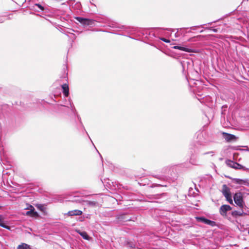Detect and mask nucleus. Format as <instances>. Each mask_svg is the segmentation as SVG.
<instances>
[{
  "label": "nucleus",
  "mask_w": 249,
  "mask_h": 249,
  "mask_svg": "<svg viewBox=\"0 0 249 249\" xmlns=\"http://www.w3.org/2000/svg\"><path fill=\"white\" fill-rule=\"evenodd\" d=\"M196 139L197 144L204 145L208 142V134L206 132H198Z\"/></svg>",
  "instance_id": "1"
},
{
  "label": "nucleus",
  "mask_w": 249,
  "mask_h": 249,
  "mask_svg": "<svg viewBox=\"0 0 249 249\" xmlns=\"http://www.w3.org/2000/svg\"><path fill=\"white\" fill-rule=\"evenodd\" d=\"M221 192L226 198V200L231 204H233V200L230 189L226 184H223L222 187Z\"/></svg>",
  "instance_id": "2"
},
{
  "label": "nucleus",
  "mask_w": 249,
  "mask_h": 249,
  "mask_svg": "<svg viewBox=\"0 0 249 249\" xmlns=\"http://www.w3.org/2000/svg\"><path fill=\"white\" fill-rule=\"evenodd\" d=\"M233 198L234 203L240 208H243L245 206V202L242 193L240 192L236 193L234 194Z\"/></svg>",
  "instance_id": "3"
},
{
  "label": "nucleus",
  "mask_w": 249,
  "mask_h": 249,
  "mask_svg": "<svg viewBox=\"0 0 249 249\" xmlns=\"http://www.w3.org/2000/svg\"><path fill=\"white\" fill-rule=\"evenodd\" d=\"M226 163L229 167H231L232 168L236 169H244L245 168L243 166H242L240 164H239L236 162L232 161L231 160H227L226 161Z\"/></svg>",
  "instance_id": "4"
},
{
  "label": "nucleus",
  "mask_w": 249,
  "mask_h": 249,
  "mask_svg": "<svg viewBox=\"0 0 249 249\" xmlns=\"http://www.w3.org/2000/svg\"><path fill=\"white\" fill-rule=\"evenodd\" d=\"M232 208L229 205H222L219 209V213L223 216H227V212L231 211Z\"/></svg>",
  "instance_id": "5"
},
{
  "label": "nucleus",
  "mask_w": 249,
  "mask_h": 249,
  "mask_svg": "<svg viewBox=\"0 0 249 249\" xmlns=\"http://www.w3.org/2000/svg\"><path fill=\"white\" fill-rule=\"evenodd\" d=\"M124 246L129 249H134L136 247V243L134 240L126 238L124 241Z\"/></svg>",
  "instance_id": "6"
},
{
  "label": "nucleus",
  "mask_w": 249,
  "mask_h": 249,
  "mask_svg": "<svg viewBox=\"0 0 249 249\" xmlns=\"http://www.w3.org/2000/svg\"><path fill=\"white\" fill-rule=\"evenodd\" d=\"M222 135L223 137L227 142L235 141L236 140V137L234 135L229 134L226 132H223Z\"/></svg>",
  "instance_id": "7"
},
{
  "label": "nucleus",
  "mask_w": 249,
  "mask_h": 249,
  "mask_svg": "<svg viewBox=\"0 0 249 249\" xmlns=\"http://www.w3.org/2000/svg\"><path fill=\"white\" fill-rule=\"evenodd\" d=\"M4 216L1 214H0V226L10 231L11 227L6 225V224L7 222L4 220Z\"/></svg>",
  "instance_id": "8"
},
{
  "label": "nucleus",
  "mask_w": 249,
  "mask_h": 249,
  "mask_svg": "<svg viewBox=\"0 0 249 249\" xmlns=\"http://www.w3.org/2000/svg\"><path fill=\"white\" fill-rule=\"evenodd\" d=\"M95 20L89 18H85L84 20L83 21L82 25L84 26L94 25Z\"/></svg>",
  "instance_id": "9"
},
{
  "label": "nucleus",
  "mask_w": 249,
  "mask_h": 249,
  "mask_svg": "<svg viewBox=\"0 0 249 249\" xmlns=\"http://www.w3.org/2000/svg\"><path fill=\"white\" fill-rule=\"evenodd\" d=\"M62 91L65 97H68L69 95V86L67 84H64L62 85Z\"/></svg>",
  "instance_id": "10"
},
{
  "label": "nucleus",
  "mask_w": 249,
  "mask_h": 249,
  "mask_svg": "<svg viewBox=\"0 0 249 249\" xmlns=\"http://www.w3.org/2000/svg\"><path fill=\"white\" fill-rule=\"evenodd\" d=\"M118 219L119 221L123 222L129 221L131 219L130 217H129L127 215L124 214L119 215L118 217Z\"/></svg>",
  "instance_id": "11"
},
{
  "label": "nucleus",
  "mask_w": 249,
  "mask_h": 249,
  "mask_svg": "<svg viewBox=\"0 0 249 249\" xmlns=\"http://www.w3.org/2000/svg\"><path fill=\"white\" fill-rule=\"evenodd\" d=\"M231 215L234 218H237L238 216H243L246 213L243 212L242 210L241 211H232L231 213Z\"/></svg>",
  "instance_id": "12"
},
{
  "label": "nucleus",
  "mask_w": 249,
  "mask_h": 249,
  "mask_svg": "<svg viewBox=\"0 0 249 249\" xmlns=\"http://www.w3.org/2000/svg\"><path fill=\"white\" fill-rule=\"evenodd\" d=\"M82 214V212L79 210H74L70 211L68 212L67 214L69 216H74V215H81Z\"/></svg>",
  "instance_id": "13"
},
{
  "label": "nucleus",
  "mask_w": 249,
  "mask_h": 249,
  "mask_svg": "<svg viewBox=\"0 0 249 249\" xmlns=\"http://www.w3.org/2000/svg\"><path fill=\"white\" fill-rule=\"evenodd\" d=\"M85 202L87 205L91 207H96L99 206V204L97 201L86 200Z\"/></svg>",
  "instance_id": "14"
},
{
  "label": "nucleus",
  "mask_w": 249,
  "mask_h": 249,
  "mask_svg": "<svg viewBox=\"0 0 249 249\" xmlns=\"http://www.w3.org/2000/svg\"><path fill=\"white\" fill-rule=\"evenodd\" d=\"M30 207L31 208V209L30 211L26 212V215L32 214L33 216L37 215L38 213L36 211H35V208L32 205H30Z\"/></svg>",
  "instance_id": "15"
},
{
  "label": "nucleus",
  "mask_w": 249,
  "mask_h": 249,
  "mask_svg": "<svg viewBox=\"0 0 249 249\" xmlns=\"http://www.w3.org/2000/svg\"><path fill=\"white\" fill-rule=\"evenodd\" d=\"M17 249H31L30 246L26 243H21L17 247Z\"/></svg>",
  "instance_id": "16"
},
{
  "label": "nucleus",
  "mask_w": 249,
  "mask_h": 249,
  "mask_svg": "<svg viewBox=\"0 0 249 249\" xmlns=\"http://www.w3.org/2000/svg\"><path fill=\"white\" fill-rule=\"evenodd\" d=\"M78 233L83 239L88 240L89 239L90 237L86 231H80Z\"/></svg>",
  "instance_id": "17"
},
{
  "label": "nucleus",
  "mask_w": 249,
  "mask_h": 249,
  "mask_svg": "<svg viewBox=\"0 0 249 249\" xmlns=\"http://www.w3.org/2000/svg\"><path fill=\"white\" fill-rule=\"evenodd\" d=\"M174 49H178L181 51H184L187 52H190L189 49L182 46H175L173 47Z\"/></svg>",
  "instance_id": "18"
},
{
  "label": "nucleus",
  "mask_w": 249,
  "mask_h": 249,
  "mask_svg": "<svg viewBox=\"0 0 249 249\" xmlns=\"http://www.w3.org/2000/svg\"><path fill=\"white\" fill-rule=\"evenodd\" d=\"M205 224L210 225V226H211L212 227H214L216 225V222L215 221H212V220H209L208 219H207V220L206 221Z\"/></svg>",
  "instance_id": "19"
},
{
  "label": "nucleus",
  "mask_w": 249,
  "mask_h": 249,
  "mask_svg": "<svg viewBox=\"0 0 249 249\" xmlns=\"http://www.w3.org/2000/svg\"><path fill=\"white\" fill-rule=\"evenodd\" d=\"M196 219L198 222H202L205 224L207 218L203 216H200L196 217Z\"/></svg>",
  "instance_id": "20"
},
{
  "label": "nucleus",
  "mask_w": 249,
  "mask_h": 249,
  "mask_svg": "<svg viewBox=\"0 0 249 249\" xmlns=\"http://www.w3.org/2000/svg\"><path fill=\"white\" fill-rule=\"evenodd\" d=\"M104 23H108V26L113 28H116V25L115 23H110L108 22V20L107 19H105V21H104Z\"/></svg>",
  "instance_id": "21"
},
{
  "label": "nucleus",
  "mask_w": 249,
  "mask_h": 249,
  "mask_svg": "<svg viewBox=\"0 0 249 249\" xmlns=\"http://www.w3.org/2000/svg\"><path fill=\"white\" fill-rule=\"evenodd\" d=\"M164 194H156L154 195H149L148 196L149 198H155V199H158L159 198L160 196L163 195Z\"/></svg>",
  "instance_id": "22"
},
{
  "label": "nucleus",
  "mask_w": 249,
  "mask_h": 249,
  "mask_svg": "<svg viewBox=\"0 0 249 249\" xmlns=\"http://www.w3.org/2000/svg\"><path fill=\"white\" fill-rule=\"evenodd\" d=\"M235 182L239 184H242L245 183L244 180L239 179V178H235L234 179Z\"/></svg>",
  "instance_id": "23"
},
{
  "label": "nucleus",
  "mask_w": 249,
  "mask_h": 249,
  "mask_svg": "<svg viewBox=\"0 0 249 249\" xmlns=\"http://www.w3.org/2000/svg\"><path fill=\"white\" fill-rule=\"evenodd\" d=\"M213 22H215V21H214V22H209V23H207V24H203V25H200V26H192V27H191L190 28V29H192V30H196V27H202L204 25H206V24H208V25H212V23H213Z\"/></svg>",
  "instance_id": "24"
},
{
  "label": "nucleus",
  "mask_w": 249,
  "mask_h": 249,
  "mask_svg": "<svg viewBox=\"0 0 249 249\" xmlns=\"http://www.w3.org/2000/svg\"><path fill=\"white\" fill-rule=\"evenodd\" d=\"M84 18H82V17H75L76 20L77 21L79 22L82 24L83 23V21L84 20Z\"/></svg>",
  "instance_id": "25"
},
{
  "label": "nucleus",
  "mask_w": 249,
  "mask_h": 249,
  "mask_svg": "<svg viewBox=\"0 0 249 249\" xmlns=\"http://www.w3.org/2000/svg\"><path fill=\"white\" fill-rule=\"evenodd\" d=\"M205 29L212 30L214 33L218 32V29H215V28H213V27H206Z\"/></svg>",
  "instance_id": "26"
},
{
  "label": "nucleus",
  "mask_w": 249,
  "mask_h": 249,
  "mask_svg": "<svg viewBox=\"0 0 249 249\" xmlns=\"http://www.w3.org/2000/svg\"><path fill=\"white\" fill-rule=\"evenodd\" d=\"M35 6L37 7L40 10H44V8L43 6H42L41 4L36 3L35 4Z\"/></svg>",
  "instance_id": "27"
},
{
  "label": "nucleus",
  "mask_w": 249,
  "mask_h": 249,
  "mask_svg": "<svg viewBox=\"0 0 249 249\" xmlns=\"http://www.w3.org/2000/svg\"><path fill=\"white\" fill-rule=\"evenodd\" d=\"M160 39L162 41H164V42H166V43H169L170 42V40L166 39V38H163V37H161L160 38Z\"/></svg>",
  "instance_id": "28"
},
{
  "label": "nucleus",
  "mask_w": 249,
  "mask_h": 249,
  "mask_svg": "<svg viewBox=\"0 0 249 249\" xmlns=\"http://www.w3.org/2000/svg\"><path fill=\"white\" fill-rule=\"evenodd\" d=\"M64 34H66V33H69V34H71L72 36H73V39H75L76 37V36H75V35L73 33H71L70 32H65V31H61Z\"/></svg>",
  "instance_id": "29"
},
{
  "label": "nucleus",
  "mask_w": 249,
  "mask_h": 249,
  "mask_svg": "<svg viewBox=\"0 0 249 249\" xmlns=\"http://www.w3.org/2000/svg\"><path fill=\"white\" fill-rule=\"evenodd\" d=\"M156 186H166V185H160V184H153L152 186V187H156Z\"/></svg>",
  "instance_id": "30"
},
{
  "label": "nucleus",
  "mask_w": 249,
  "mask_h": 249,
  "mask_svg": "<svg viewBox=\"0 0 249 249\" xmlns=\"http://www.w3.org/2000/svg\"><path fill=\"white\" fill-rule=\"evenodd\" d=\"M190 162L192 164H196V163L195 162V161L194 160H193L192 158H191Z\"/></svg>",
  "instance_id": "31"
},
{
  "label": "nucleus",
  "mask_w": 249,
  "mask_h": 249,
  "mask_svg": "<svg viewBox=\"0 0 249 249\" xmlns=\"http://www.w3.org/2000/svg\"><path fill=\"white\" fill-rule=\"evenodd\" d=\"M153 176V177H154L155 178H159V179H160L161 178L159 176H158V175H154Z\"/></svg>",
  "instance_id": "32"
},
{
  "label": "nucleus",
  "mask_w": 249,
  "mask_h": 249,
  "mask_svg": "<svg viewBox=\"0 0 249 249\" xmlns=\"http://www.w3.org/2000/svg\"><path fill=\"white\" fill-rule=\"evenodd\" d=\"M213 153H214L213 151H210L209 152L205 153L204 154H213Z\"/></svg>",
  "instance_id": "33"
},
{
  "label": "nucleus",
  "mask_w": 249,
  "mask_h": 249,
  "mask_svg": "<svg viewBox=\"0 0 249 249\" xmlns=\"http://www.w3.org/2000/svg\"><path fill=\"white\" fill-rule=\"evenodd\" d=\"M161 29L162 30H167V31H171V29H167V28H161Z\"/></svg>",
  "instance_id": "34"
},
{
  "label": "nucleus",
  "mask_w": 249,
  "mask_h": 249,
  "mask_svg": "<svg viewBox=\"0 0 249 249\" xmlns=\"http://www.w3.org/2000/svg\"><path fill=\"white\" fill-rule=\"evenodd\" d=\"M241 151H249V148H247V149H240Z\"/></svg>",
  "instance_id": "35"
},
{
  "label": "nucleus",
  "mask_w": 249,
  "mask_h": 249,
  "mask_svg": "<svg viewBox=\"0 0 249 249\" xmlns=\"http://www.w3.org/2000/svg\"><path fill=\"white\" fill-rule=\"evenodd\" d=\"M3 22V20L0 19V23H2Z\"/></svg>",
  "instance_id": "36"
},
{
  "label": "nucleus",
  "mask_w": 249,
  "mask_h": 249,
  "mask_svg": "<svg viewBox=\"0 0 249 249\" xmlns=\"http://www.w3.org/2000/svg\"><path fill=\"white\" fill-rule=\"evenodd\" d=\"M78 119H79L80 122V123H81V118H80V117L79 116H78Z\"/></svg>",
  "instance_id": "37"
},
{
  "label": "nucleus",
  "mask_w": 249,
  "mask_h": 249,
  "mask_svg": "<svg viewBox=\"0 0 249 249\" xmlns=\"http://www.w3.org/2000/svg\"><path fill=\"white\" fill-rule=\"evenodd\" d=\"M177 34H178V33H176L175 34V36H176V37H178Z\"/></svg>",
  "instance_id": "38"
},
{
  "label": "nucleus",
  "mask_w": 249,
  "mask_h": 249,
  "mask_svg": "<svg viewBox=\"0 0 249 249\" xmlns=\"http://www.w3.org/2000/svg\"><path fill=\"white\" fill-rule=\"evenodd\" d=\"M70 30L74 31V30L73 29H70Z\"/></svg>",
  "instance_id": "39"
},
{
  "label": "nucleus",
  "mask_w": 249,
  "mask_h": 249,
  "mask_svg": "<svg viewBox=\"0 0 249 249\" xmlns=\"http://www.w3.org/2000/svg\"><path fill=\"white\" fill-rule=\"evenodd\" d=\"M203 30H201L200 32L202 33V32H203Z\"/></svg>",
  "instance_id": "40"
},
{
  "label": "nucleus",
  "mask_w": 249,
  "mask_h": 249,
  "mask_svg": "<svg viewBox=\"0 0 249 249\" xmlns=\"http://www.w3.org/2000/svg\"><path fill=\"white\" fill-rule=\"evenodd\" d=\"M81 124H82V125H83V124H82V123H81ZM82 127H84V125H82Z\"/></svg>",
  "instance_id": "41"
},
{
  "label": "nucleus",
  "mask_w": 249,
  "mask_h": 249,
  "mask_svg": "<svg viewBox=\"0 0 249 249\" xmlns=\"http://www.w3.org/2000/svg\"><path fill=\"white\" fill-rule=\"evenodd\" d=\"M1 207H1V206H0V209L1 208Z\"/></svg>",
  "instance_id": "42"
}]
</instances>
